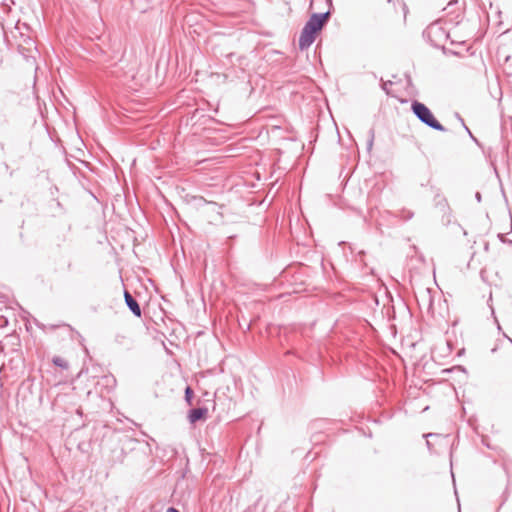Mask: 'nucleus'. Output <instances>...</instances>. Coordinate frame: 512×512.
Masks as SVG:
<instances>
[{
	"label": "nucleus",
	"mask_w": 512,
	"mask_h": 512,
	"mask_svg": "<svg viewBox=\"0 0 512 512\" xmlns=\"http://www.w3.org/2000/svg\"><path fill=\"white\" fill-rule=\"evenodd\" d=\"M330 17V10L323 13H313L310 16L299 37V49L301 51L308 49L313 44L317 34L325 27Z\"/></svg>",
	"instance_id": "obj_1"
},
{
	"label": "nucleus",
	"mask_w": 512,
	"mask_h": 512,
	"mask_svg": "<svg viewBox=\"0 0 512 512\" xmlns=\"http://www.w3.org/2000/svg\"><path fill=\"white\" fill-rule=\"evenodd\" d=\"M411 111L421 123L429 128L440 132L446 131V128L434 117L431 110L424 103L414 100L411 103Z\"/></svg>",
	"instance_id": "obj_2"
},
{
	"label": "nucleus",
	"mask_w": 512,
	"mask_h": 512,
	"mask_svg": "<svg viewBox=\"0 0 512 512\" xmlns=\"http://www.w3.org/2000/svg\"><path fill=\"white\" fill-rule=\"evenodd\" d=\"M424 37L436 48H441L446 53L445 42L450 38V34L441 26L439 22L431 23L423 32Z\"/></svg>",
	"instance_id": "obj_3"
},
{
	"label": "nucleus",
	"mask_w": 512,
	"mask_h": 512,
	"mask_svg": "<svg viewBox=\"0 0 512 512\" xmlns=\"http://www.w3.org/2000/svg\"><path fill=\"white\" fill-rule=\"evenodd\" d=\"M124 299L127 307L133 313V315H135L136 317H141L142 311L140 305L138 304L137 300L127 290L124 291Z\"/></svg>",
	"instance_id": "obj_4"
},
{
	"label": "nucleus",
	"mask_w": 512,
	"mask_h": 512,
	"mask_svg": "<svg viewBox=\"0 0 512 512\" xmlns=\"http://www.w3.org/2000/svg\"><path fill=\"white\" fill-rule=\"evenodd\" d=\"M208 413V409L205 407H198L191 409L188 414V419L190 423L194 424L197 421L204 420Z\"/></svg>",
	"instance_id": "obj_5"
},
{
	"label": "nucleus",
	"mask_w": 512,
	"mask_h": 512,
	"mask_svg": "<svg viewBox=\"0 0 512 512\" xmlns=\"http://www.w3.org/2000/svg\"><path fill=\"white\" fill-rule=\"evenodd\" d=\"M413 216H414V212L409 209H406V208H402L396 214V217H398L399 219H401L403 221H408V220L412 219Z\"/></svg>",
	"instance_id": "obj_6"
},
{
	"label": "nucleus",
	"mask_w": 512,
	"mask_h": 512,
	"mask_svg": "<svg viewBox=\"0 0 512 512\" xmlns=\"http://www.w3.org/2000/svg\"><path fill=\"white\" fill-rule=\"evenodd\" d=\"M52 361L55 366L60 367L62 369H68L69 367L68 362L62 357L55 356Z\"/></svg>",
	"instance_id": "obj_7"
},
{
	"label": "nucleus",
	"mask_w": 512,
	"mask_h": 512,
	"mask_svg": "<svg viewBox=\"0 0 512 512\" xmlns=\"http://www.w3.org/2000/svg\"><path fill=\"white\" fill-rule=\"evenodd\" d=\"M193 395H194V393H193L192 388H191L190 386H187V387L185 388V400H186V402H187L189 405H191V404H192Z\"/></svg>",
	"instance_id": "obj_8"
},
{
	"label": "nucleus",
	"mask_w": 512,
	"mask_h": 512,
	"mask_svg": "<svg viewBox=\"0 0 512 512\" xmlns=\"http://www.w3.org/2000/svg\"><path fill=\"white\" fill-rule=\"evenodd\" d=\"M369 135H370V137L367 142V149L370 151L373 147V142H374V130L373 129H371L369 131Z\"/></svg>",
	"instance_id": "obj_9"
},
{
	"label": "nucleus",
	"mask_w": 512,
	"mask_h": 512,
	"mask_svg": "<svg viewBox=\"0 0 512 512\" xmlns=\"http://www.w3.org/2000/svg\"><path fill=\"white\" fill-rule=\"evenodd\" d=\"M436 434H433V433H428V434H424V437L426 439H428V437H432V436H435ZM426 445L428 447L429 450H431V443L429 440H426Z\"/></svg>",
	"instance_id": "obj_10"
},
{
	"label": "nucleus",
	"mask_w": 512,
	"mask_h": 512,
	"mask_svg": "<svg viewBox=\"0 0 512 512\" xmlns=\"http://www.w3.org/2000/svg\"><path fill=\"white\" fill-rule=\"evenodd\" d=\"M388 85H392V81L382 82V89L388 93Z\"/></svg>",
	"instance_id": "obj_11"
},
{
	"label": "nucleus",
	"mask_w": 512,
	"mask_h": 512,
	"mask_svg": "<svg viewBox=\"0 0 512 512\" xmlns=\"http://www.w3.org/2000/svg\"><path fill=\"white\" fill-rule=\"evenodd\" d=\"M475 198L478 202H481V199H482V196H481V193L480 192H476L475 194Z\"/></svg>",
	"instance_id": "obj_12"
},
{
	"label": "nucleus",
	"mask_w": 512,
	"mask_h": 512,
	"mask_svg": "<svg viewBox=\"0 0 512 512\" xmlns=\"http://www.w3.org/2000/svg\"><path fill=\"white\" fill-rule=\"evenodd\" d=\"M195 199L198 200L200 203H207V201L202 196L195 197Z\"/></svg>",
	"instance_id": "obj_13"
},
{
	"label": "nucleus",
	"mask_w": 512,
	"mask_h": 512,
	"mask_svg": "<svg viewBox=\"0 0 512 512\" xmlns=\"http://www.w3.org/2000/svg\"><path fill=\"white\" fill-rule=\"evenodd\" d=\"M166 512H180V511L178 509H176L175 507H169Z\"/></svg>",
	"instance_id": "obj_14"
},
{
	"label": "nucleus",
	"mask_w": 512,
	"mask_h": 512,
	"mask_svg": "<svg viewBox=\"0 0 512 512\" xmlns=\"http://www.w3.org/2000/svg\"><path fill=\"white\" fill-rule=\"evenodd\" d=\"M468 134H469V136L471 137V139H472L475 143H477V144L479 145V142H478V140L475 138V136H473V134H472L471 132H469Z\"/></svg>",
	"instance_id": "obj_15"
},
{
	"label": "nucleus",
	"mask_w": 512,
	"mask_h": 512,
	"mask_svg": "<svg viewBox=\"0 0 512 512\" xmlns=\"http://www.w3.org/2000/svg\"><path fill=\"white\" fill-rule=\"evenodd\" d=\"M468 134H469V136L471 137V139H472L475 143H477V144L479 145V142H478V140L475 138V136H473V134H472L471 132H469Z\"/></svg>",
	"instance_id": "obj_16"
},
{
	"label": "nucleus",
	"mask_w": 512,
	"mask_h": 512,
	"mask_svg": "<svg viewBox=\"0 0 512 512\" xmlns=\"http://www.w3.org/2000/svg\"><path fill=\"white\" fill-rule=\"evenodd\" d=\"M468 134H469V136L471 137V139H472L475 143H477V144L479 145V142H478V140L475 138V136H473V134H472L471 132H469Z\"/></svg>",
	"instance_id": "obj_17"
},
{
	"label": "nucleus",
	"mask_w": 512,
	"mask_h": 512,
	"mask_svg": "<svg viewBox=\"0 0 512 512\" xmlns=\"http://www.w3.org/2000/svg\"><path fill=\"white\" fill-rule=\"evenodd\" d=\"M457 3H458L457 0L450 1L449 4H448V7H451V6H453L454 4H457Z\"/></svg>",
	"instance_id": "obj_18"
},
{
	"label": "nucleus",
	"mask_w": 512,
	"mask_h": 512,
	"mask_svg": "<svg viewBox=\"0 0 512 512\" xmlns=\"http://www.w3.org/2000/svg\"><path fill=\"white\" fill-rule=\"evenodd\" d=\"M460 120H461V122H462V123H464V122H463V119H461V118H460ZM463 125H464V128H465V130H466V133L471 132V131L469 130V128H468L465 124H463Z\"/></svg>",
	"instance_id": "obj_19"
},
{
	"label": "nucleus",
	"mask_w": 512,
	"mask_h": 512,
	"mask_svg": "<svg viewBox=\"0 0 512 512\" xmlns=\"http://www.w3.org/2000/svg\"><path fill=\"white\" fill-rule=\"evenodd\" d=\"M36 326H38L39 328L44 329V325H43V324H40V323H38V322H36Z\"/></svg>",
	"instance_id": "obj_20"
},
{
	"label": "nucleus",
	"mask_w": 512,
	"mask_h": 512,
	"mask_svg": "<svg viewBox=\"0 0 512 512\" xmlns=\"http://www.w3.org/2000/svg\"><path fill=\"white\" fill-rule=\"evenodd\" d=\"M326 1L328 3L329 7H331L332 6V0H326Z\"/></svg>",
	"instance_id": "obj_21"
},
{
	"label": "nucleus",
	"mask_w": 512,
	"mask_h": 512,
	"mask_svg": "<svg viewBox=\"0 0 512 512\" xmlns=\"http://www.w3.org/2000/svg\"><path fill=\"white\" fill-rule=\"evenodd\" d=\"M504 336L509 340V342L512 344V339L504 334Z\"/></svg>",
	"instance_id": "obj_22"
}]
</instances>
